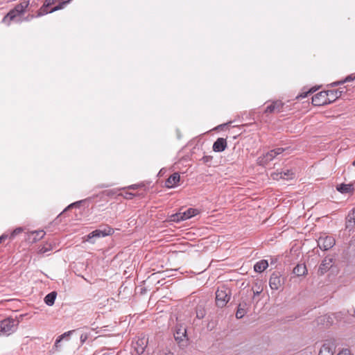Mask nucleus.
<instances>
[{
    "label": "nucleus",
    "mask_w": 355,
    "mask_h": 355,
    "mask_svg": "<svg viewBox=\"0 0 355 355\" xmlns=\"http://www.w3.org/2000/svg\"><path fill=\"white\" fill-rule=\"evenodd\" d=\"M227 146L226 139L220 137L214 143L212 148L214 152L220 153L224 151Z\"/></svg>",
    "instance_id": "obj_11"
},
{
    "label": "nucleus",
    "mask_w": 355,
    "mask_h": 355,
    "mask_svg": "<svg viewBox=\"0 0 355 355\" xmlns=\"http://www.w3.org/2000/svg\"><path fill=\"white\" fill-rule=\"evenodd\" d=\"M282 284L281 275L278 272H274L269 279V286L272 290H278Z\"/></svg>",
    "instance_id": "obj_8"
},
{
    "label": "nucleus",
    "mask_w": 355,
    "mask_h": 355,
    "mask_svg": "<svg viewBox=\"0 0 355 355\" xmlns=\"http://www.w3.org/2000/svg\"><path fill=\"white\" fill-rule=\"evenodd\" d=\"M49 7L47 6H45L44 4H43L40 8L37 10V14H36V17H42L44 15H46L48 13H51L50 12V10H48Z\"/></svg>",
    "instance_id": "obj_25"
},
{
    "label": "nucleus",
    "mask_w": 355,
    "mask_h": 355,
    "mask_svg": "<svg viewBox=\"0 0 355 355\" xmlns=\"http://www.w3.org/2000/svg\"><path fill=\"white\" fill-rule=\"evenodd\" d=\"M44 4L45 5V6L50 7L53 3V2H51V0H45Z\"/></svg>",
    "instance_id": "obj_36"
},
{
    "label": "nucleus",
    "mask_w": 355,
    "mask_h": 355,
    "mask_svg": "<svg viewBox=\"0 0 355 355\" xmlns=\"http://www.w3.org/2000/svg\"><path fill=\"white\" fill-rule=\"evenodd\" d=\"M284 148H277L274 150H272L262 157H259L258 158V164L261 166L266 165L268 162L273 160L277 155L282 154L284 151Z\"/></svg>",
    "instance_id": "obj_4"
},
{
    "label": "nucleus",
    "mask_w": 355,
    "mask_h": 355,
    "mask_svg": "<svg viewBox=\"0 0 355 355\" xmlns=\"http://www.w3.org/2000/svg\"><path fill=\"white\" fill-rule=\"evenodd\" d=\"M58 0H51V2L54 4L55 2H57Z\"/></svg>",
    "instance_id": "obj_43"
},
{
    "label": "nucleus",
    "mask_w": 355,
    "mask_h": 355,
    "mask_svg": "<svg viewBox=\"0 0 355 355\" xmlns=\"http://www.w3.org/2000/svg\"><path fill=\"white\" fill-rule=\"evenodd\" d=\"M231 297L230 289L225 285L219 287L216 292V303L218 307L225 306Z\"/></svg>",
    "instance_id": "obj_2"
},
{
    "label": "nucleus",
    "mask_w": 355,
    "mask_h": 355,
    "mask_svg": "<svg viewBox=\"0 0 355 355\" xmlns=\"http://www.w3.org/2000/svg\"><path fill=\"white\" fill-rule=\"evenodd\" d=\"M187 336V330L184 327H176L174 337L176 341L181 342Z\"/></svg>",
    "instance_id": "obj_15"
},
{
    "label": "nucleus",
    "mask_w": 355,
    "mask_h": 355,
    "mask_svg": "<svg viewBox=\"0 0 355 355\" xmlns=\"http://www.w3.org/2000/svg\"><path fill=\"white\" fill-rule=\"evenodd\" d=\"M211 159V157H210V156H204V157H202V160L204 161V162H209Z\"/></svg>",
    "instance_id": "obj_39"
},
{
    "label": "nucleus",
    "mask_w": 355,
    "mask_h": 355,
    "mask_svg": "<svg viewBox=\"0 0 355 355\" xmlns=\"http://www.w3.org/2000/svg\"><path fill=\"white\" fill-rule=\"evenodd\" d=\"M180 180V175L178 173H174L170 175L165 182V186L167 188H173L178 186Z\"/></svg>",
    "instance_id": "obj_13"
},
{
    "label": "nucleus",
    "mask_w": 355,
    "mask_h": 355,
    "mask_svg": "<svg viewBox=\"0 0 355 355\" xmlns=\"http://www.w3.org/2000/svg\"><path fill=\"white\" fill-rule=\"evenodd\" d=\"M334 245L335 239L332 236H320L318 240V245L322 250L331 249Z\"/></svg>",
    "instance_id": "obj_6"
},
{
    "label": "nucleus",
    "mask_w": 355,
    "mask_h": 355,
    "mask_svg": "<svg viewBox=\"0 0 355 355\" xmlns=\"http://www.w3.org/2000/svg\"><path fill=\"white\" fill-rule=\"evenodd\" d=\"M268 261L265 259H262L254 264V270L257 272H261L264 271L268 268Z\"/></svg>",
    "instance_id": "obj_19"
},
{
    "label": "nucleus",
    "mask_w": 355,
    "mask_h": 355,
    "mask_svg": "<svg viewBox=\"0 0 355 355\" xmlns=\"http://www.w3.org/2000/svg\"><path fill=\"white\" fill-rule=\"evenodd\" d=\"M343 93H345V92L341 89L326 91V94H328L327 100L329 101V104L334 102L336 99L340 98Z\"/></svg>",
    "instance_id": "obj_12"
},
{
    "label": "nucleus",
    "mask_w": 355,
    "mask_h": 355,
    "mask_svg": "<svg viewBox=\"0 0 355 355\" xmlns=\"http://www.w3.org/2000/svg\"><path fill=\"white\" fill-rule=\"evenodd\" d=\"M64 6L65 5L62 2H60L58 6L53 7L51 10H50V12H53L57 10L63 9Z\"/></svg>",
    "instance_id": "obj_31"
},
{
    "label": "nucleus",
    "mask_w": 355,
    "mask_h": 355,
    "mask_svg": "<svg viewBox=\"0 0 355 355\" xmlns=\"http://www.w3.org/2000/svg\"><path fill=\"white\" fill-rule=\"evenodd\" d=\"M76 205V203H72V204L69 205L67 207V209H69V208L72 207H73V205Z\"/></svg>",
    "instance_id": "obj_41"
},
{
    "label": "nucleus",
    "mask_w": 355,
    "mask_h": 355,
    "mask_svg": "<svg viewBox=\"0 0 355 355\" xmlns=\"http://www.w3.org/2000/svg\"><path fill=\"white\" fill-rule=\"evenodd\" d=\"M247 304L245 302L240 303L236 313V317L238 319L242 318L247 313Z\"/></svg>",
    "instance_id": "obj_21"
},
{
    "label": "nucleus",
    "mask_w": 355,
    "mask_h": 355,
    "mask_svg": "<svg viewBox=\"0 0 355 355\" xmlns=\"http://www.w3.org/2000/svg\"><path fill=\"white\" fill-rule=\"evenodd\" d=\"M52 250V245L51 244H46L44 246L41 247L39 250V252L40 254H44L50 250Z\"/></svg>",
    "instance_id": "obj_29"
},
{
    "label": "nucleus",
    "mask_w": 355,
    "mask_h": 355,
    "mask_svg": "<svg viewBox=\"0 0 355 355\" xmlns=\"http://www.w3.org/2000/svg\"><path fill=\"white\" fill-rule=\"evenodd\" d=\"M204 315H205V314H204V311H202V310H200V311H196V316H197V318H200H200H202L204 317Z\"/></svg>",
    "instance_id": "obj_35"
},
{
    "label": "nucleus",
    "mask_w": 355,
    "mask_h": 355,
    "mask_svg": "<svg viewBox=\"0 0 355 355\" xmlns=\"http://www.w3.org/2000/svg\"><path fill=\"white\" fill-rule=\"evenodd\" d=\"M336 345L335 339L325 340L319 350L318 355H334Z\"/></svg>",
    "instance_id": "obj_5"
},
{
    "label": "nucleus",
    "mask_w": 355,
    "mask_h": 355,
    "mask_svg": "<svg viewBox=\"0 0 355 355\" xmlns=\"http://www.w3.org/2000/svg\"><path fill=\"white\" fill-rule=\"evenodd\" d=\"M57 296V293L55 291H53L46 295L44 297V302L48 306H52Z\"/></svg>",
    "instance_id": "obj_22"
},
{
    "label": "nucleus",
    "mask_w": 355,
    "mask_h": 355,
    "mask_svg": "<svg viewBox=\"0 0 355 355\" xmlns=\"http://www.w3.org/2000/svg\"><path fill=\"white\" fill-rule=\"evenodd\" d=\"M355 80L354 76L349 75V76H347L344 80L340 81V82L334 83H333V85H338L339 84H343L344 83L349 82V81H352V80Z\"/></svg>",
    "instance_id": "obj_30"
},
{
    "label": "nucleus",
    "mask_w": 355,
    "mask_h": 355,
    "mask_svg": "<svg viewBox=\"0 0 355 355\" xmlns=\"http://www.w3.org/2000/svg\"><path fill=\"white\" fill-rule=\"evenodd\" d=\"M293 273L297 276H304L307 273V269L304 263L297 264L293 270Z\"/></svg>",
    "instance_id": "obj_20"
},
{
    "label": "nucleus",
    "mask_w": 355,
    "mask_h": 355,
    "mask_svg": "<svg viewBox=\"0 0 355 355\" xmlns=\"http://www.w3.org/2000/svg\"><path fill=\"white\" fill-rule=\"evenodd\" d=\"M33 234H35V237L34 238L35 241L40 240L42 239L45 235V232L43 230H38L33 232Z\"/></svg>",
    "instance_id": "obj_28"
},
{
    "label": "nucleus",
    "mask_w": 355,
    "mask_h": 355,
    "mask_svg": "<svg viewBox=\"0 0 355 355\" xmlns=\"http://www.w3.org/2000/svg\"><path fill=\"white\" fill-rule=\"evenodd\" d=\"M73 332H74V330H71V331H67V332L64 333L63 334L60 335V336H58L55 340V347H58L59 343H60L64 338H69Z\"/></svg>",
    "instance_id": "obj_24"
},
{
    "label": "nucleus",
    "mask_w": 355,
    "mask_h": 355,
    "mask_svg": "<svg viewBox=\"0 0 355 355\" xmlns=\"http://www.w3.org/2000/svg\"><path fill=\"white\" fill-rule=\"evenodd\" d=\"M284 105V103L279 100L272 101L271 104L266 107L265 113H279L283 112Z\"/></svg>",
    "instance_id": "obj_9"
},
{
    "label": "nucleus",
    "mask_w": 355,
    "mask_h": 355,
    "mask_svg": "<svg viewBox=\"0 0 355 355\" xmlns=\"http://www.w3.org/2000/svg\"><path fill=\"white\" fill-rule=\"evenodd\" d=\"M158 355H173V353L171 352L169 349H164L162 352H160Z\"/></svg>",
    "instance_id": "obj_34"
},
{
    "label": "nucleus",
    "mask_w": 355,
    "mask_h": 355,
    "mask_svg": "<svg viewBox=\"0 0 355 355\" xmlns=\"http://www.w3.org/2000/svg\"><path fill=\"white\" fill-rule=\"evenodd\" d=\"M355 225V209H352L346 218V228L352 229Z\"/></svg>",
    "instance_id": "obj_18"
},
{
    "label": "nucleus",
    "mask_w": 355,
    "mask_h": 355,
    "mask_svg": "<svg viewBox=\"0 0 355 355\" xmlns=\"http://www.w3.org/2000/svg\"><path fill=\"white\" fill-rule=\"evenodd\" d=\"M336 189L341 193H352L354 190L353 184H340L336 186Z\"/></svg>",
    "instance_id": "obj_16"
},
{
    "label": "nucleus",
    "mask_w": 355,
    "mask_h": 355,
    "mask_svg": "<svg viewBox=\"0 0 355 355\" xmlns=\"http://www.w3.org/2000/svg\"><path fill=\"white\" fill-rule=\"evenodd\" d=\"M352 165H353V166H355V159L353 161V162H352Z\"/></svg>",
    "instance_id": "obj_44"
},
{
    "label": "nucleus",
    "mask_w": 355,
    "mask_h": 355,
    "mask_svg": "<svg viewBox=\"0 0 355 355\" xmlns=\"http://www.w3.org/2000/svg\"><path fill=\"white\" fill-rule=\"evenodd\" d=\"M87 338V335L82 334L80 336L81 343H83Z\"/></svg>",
    "instance_id": "obj_40"
},
{
    "label": "nucleus",
    "mask_w": 355,
    "mask_h": 355,
    "mask_svg": "<svg viewBox=\"0 0 355 355\" xmlns=\"http://www.w3.org/2000/svg\"><path fill=\"white\" fill-rule=\"evenodd\" d=\"M8 237V234H2L0 236V243H2L3 241H4Z\"/></svg>",
    "instance_id": "obj_37"
},
{
    "label": "nucleus",
    "mask_w": 355,
    "mask_h": 355,
    "mask_svg": "<svg viewBox=\"0 0 355 355\" xmlns=\"http://www.w3.org/2000/svg\"><path fill=\"white\" fill-rule=\"evenodd\" d=\"M24 231V229L22 227H17L15 228L10 234L9 238L10 239L12 240L15 238L16 236L21 234Z\"/></svg>",
    "instance_id": "obj_26"
},
{
    "label": "nucleus",
    "mask_w": 355,
    "mask_h": 355,
    "mask_svg": "<svg viewBox=\"0 0 355 355\" xmlns=\"http://www.w3.org/2000/svg\"><path fill=\"white\" fill-rule=\"evenodd\" d=\"M19 323L16 318H7L0 321V336H9L14 333Z\"/></svg>",
    "instance_id": "obj_1"
},
{
    "label": "nucleus",
    "mask_w": 355,
    "mask_h": 355,
    "mask_svg": "<svg viewBox=\"0 0 355 355\" xmlns=\"http://www.w3.org/2000/svg\"><path fill=\"white\" fill-rule=\"evenodd\" d=\"M131 189H136L137 188V185L134 184V185H132L130 187Z\"/></svg>",
    "instance_id": "obj_42"
},
{
    "label": "nucleus",
    "mask_w": 355,
    "mask_h": 355,
    "mask_svg": "<svg viewBox=\"0 0 355 355\" xmlns=\"http://www.w3.org/2000/svg\"><path fill=\"white\" fill-rule=\"evenodd\" d=\"M337 355H350V351L348 349H343Z\"/></svg>",
    "instance_id": "obj_33"
},
{
    "label": "nucleus",
    "mask_w": 355,
    "mask_h": 355,
    "mask_svg": "<svg viewBox=\"0 0 355 355\" xmlns=\"http://www.w3.org/2000/svg\"><path fill=\"white\" fill-rule=\"evenodd\" d=\"M200 213L199 210L194 208H189L187 210L172 214L170 216V220L175 223H179L182 220H185L191 218L193 216L198 215Z\"/></svg>",
    "instance_id": "obj_3"
},
{
    "label": "nucleus",
    "mask_w": 355,
    "mask_h": 355,
    "mask_svg": "<svg viewBox=\"0 0 355 355\" xmlns=\"http://www.w3.org/2000/svg\"><path fill=\"white\" fill-rule=\"evenodd\" d=\"M28 5H29V1H26L22 3L17 4L14 8L21 15L25 12V10L28 8Z\"/></svg>",
    "instance_id": "obj_23"
},
{
    "label": "nucleus",
    "mask_w": 355,
    "mask_h": 355,
    "mask_svg": "<svg viewBox=\"0 0 355 355\" xmlns=\"http://www.w3.org/2000/svg\"><path fill=\"white\" fill-rule=\"evenodd\" d=\"M293 173L291 171L287 170L286 172H284L281 173V178L285 180H289L293 178Z\"/></svg>",
    "instance_id": "obj_27"
},
{
    "label": "nucleus",
    "mask_w": 355,
    "mask_h": 355,
    "mask_svg": "<svg viewBox=\"0 0 355 355\" xmlns=\"http://www.w3.org/2000/svg\"><path fill=\"white\" fill-rule=\"evenodd\" d=\"M114 233V230L110 227H106L104 230H96L88 235V239H91L94 237H104L111 235Z\"/></svg>",
    "instance_id": "obj_10"
},
{
    "label": "nucleus",
    "mask_w": 355,
    "mask_h": 355,
    "mask_svg": "<svg viewBox=\"0 0 355 355\" xmlns=\"http://www.w3.org/2000/svg\"><path fill=\"white\" fill-rule=\"evenodd\" d=\"M354 78H355V74H354Z\"/></svg>",
    "instance_id": "obj_45"
},
{
    "label": "nucleus",
    "mask_w": 355,
    "mask_h": 355,
    "mask_svg": "<svg viewBox=\"0 0 355 355\" xmlns=\"http://www.w3.org/2000/svg\"><path fill=\"white\" fill-rule=\"evenodd\" d=\"M18 12L15 8L10 10L8 14L3 18L2 21L5 24H10V21H12L15 17L19 16Z\"/></svg>",
    "instance_id": "obj_17"
},
{
    "label": "nucleus",
    "mask_w": 355,
    "mask_h": 355,
    "mask_svg": "<svg viewBox=\"0 0 355 355\" xmlns=\"http://www.w3.org/2000/svg\"><path fill=\"white\" fill-rule=\"evenodd\" d=\"M262 292V288H260L259 287L258 288V289L257 291H254L253 293H254V295L256 296V295H259Z\"/></svg>",
    "instance_id": "obj_38"
},
{
    "label": "nucleus",
    "mask_w": 355,
    "mask_h": 355,
    "mask_svg": "<svg viewBox=\"0 0 355 355\" xmlns=\"http://www.w3.org/2000/svg\"><path fill=\"white\" fill-rule=\"evenodd\" d=\"M333 266V259L331 257H325L320 265L318 271L323 275Z\"/></svg>",
    "instance_id": "obj_14"
},
{
    "label": "nucleus",
    "mask_w": 355,
    "mask_h": 355,
    "mask_svg": "<svg viewBox=\"0 0 355 355\" xmlns=\"http://www.w3.org/2000/svg\"><path fill=\"white\" fill-rule=\"evenodd\" d=\"M327 96L328 94H326V91L317 93L312 97V104L315 106H322L329 104Z\"/></svg>",
    "instance_id": "obj_7"
},
{
    "label": "nucleus",
    "mask_w": 355,
    "mask_h": 355,
    "mask_svg": "<svg viewBox=\"0 0 355 355\" xmlns=\"http://www.w3.org/2000/svg\"><path fill=\"white\" fill-rule=\"evenodd\" d=\"M313 92L311 89V90H309V91H308V92H306L301 93L300 94H299V95L297 96V98H304L306 97V96H307V95H308L309 94H310V93H313Z\"/></svg>",
    "instance_id": "obj_32"
}]
</instances>
